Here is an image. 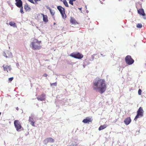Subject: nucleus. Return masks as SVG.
<instances>
[{"label":"nucleus","instance_id":"f257e3e1","mask_svg":"<svg viewBox=\"0 0 146 146\" xmlns=\"http://www.w3.org/2000/svg\"><path fill=\"white\" fill-rule=\"evenodd\" d=\"M92 87L94 90H98L100 93H103L106 91L107 88L105 80L102 79H95L93 82Z\"/></svg>","mask_w":146,"mask_h":146},{"label":"nucleus","instance_id":"f03ea898","mask_svg":"<svg viewBox=\"0 0 146 146\" xmlns=\"http://www.w3.org/2000/svg\"><path fill=\"white\" fill-rule=\"evenodd\" d=\"M41 42L37 39H34L33 42H32L31 45L32 49L34 50H38L40 49L41 46L40 45Z\"/></svg>","mask_w":146,"mask_h":146},{"label":"nucleus","instance_id":"7ed1b4c3","mask_svg":"<svg viewBox=\"0 0 146 146\" xmlns=\"http://www.w3.org/2000/svg\"><path fill=\"white\" fill-rule=\"evenodd\" d=\"M144 112V111L143 109V108L140 107L137 111V115L135 116L134 120L136 121L137 118L143 117V116Z\"/></svg>","mask_w":146,"mask_h":146},{"label":"nucleus","instance_id":"20e7f679","mask_svg":"<svg viewBox=\"0 0 146 146\" xmlns=\"http://www.w3.org/2000/svg\"><path fill=\"white\" fill-rule=\"evenodd\" d=\"M70 56L75 58L81 59L83 57V55L78 52H75L70 54Z\"/></svg>","mask_w":146,"mask_h":146},{"label":"nucleus","instance_id":"39448f33","mask_svg":"<svg viewBox=\"0 0 146 146\" xmlns=\"http://www.w3.org/2000/svg\"><path fill=\"white\" fill-rule=\"evenodd\" d=\"M57 9L60 13L62 18L63 19H66L67 17V15L65 13L64 8L61 6H59L57 7Z\"/></svg>","mask_w":146,"mask_h":146},{"label":"nucleus","instance_id":"423d86ee","mask_svg":"<svg viewBox=\"0 0 146 146\" xmlns=\"http://www.w3.org/2000/svg\"><path fill=\"white\" fill-rule=\"evenodd\" d=\"M126 64L128 65L132 64L134 62V60L131 58L130 55H127L126 56L125 59Z\"/></svg>","mask_w":146,"mask_h":146},{"label":"nucleus","instance_id":"0eeeda50","mask_svg":"<svg viewBox=\"0 0 146 146\" xmlns=\"http://www.w3.org/2000/svg\"><path fill=\"white\" fill-rule=\"evenodd\" d=\"M14 125L17 131H20L22 126L20 122L18 120H15L14 121Z\"/></svg>","mask_w":146,"mask_h":146},{"label":"nucleus","instance_id":"6e6552de","mask_svg":"<svg viewBox=\"0 0 146 146\" xmlns=\"http://www.w3.org/2000/svg\"><path fill=\"white\" fill-rule=\"evenodd\" d=\"M54 140L51 137H48L45 139L44 140V143L45 145H47L48 143L54 142Z\"/></svg>","mask_w":146,"mask_h":146},{"label":"nucleus","instance_id":"1a4fd4ad","mask_svg":"<svg viewBox=\"0 0 146 146\" xmlns=\"http://www.w3.org/2000/svg\"><path fill=\"white\" fill-rule=\"evenodd\" d=\"M3 70L6 71L7 72L10 71L12 69L11 66L10 65H3Z\"/></svg>","mask_w":146,"mask_h":146},{"label":"nucleus","instance_id":"9d476101","mask_svg":"<svg viewBox=\"0 0 146 146\" xmlns=\"http://www.w3.org/2000/svg\"><path fill=\"white\" fill-rule=\"evenodd\" d=\"M92 119L89 117H86L85 119L83 120L82 122L85 123L89 124L90 122H92Z\"/></svg>","mask_w":146,"mask_h":146},{"label":"nucleus","instance_id":"9b49d317","mask_svg":"<svg viewBox=\"0 0 146 146\" xmlns=\"http://www.w3.org/2000/svg\"><path fill=\"white\" fill-rule=\"evenodd\" d=\"M45 95L44 94H41L40 96L37 97V99L38 101H44L45 100Z\"/></svg>","mask_w":146,"mask_h":146},{"label":"nucleus","instance_id":"f8f14e48","mask_svg":"<svg viewBox=\"0 0 146 146\" xmlns=\"http://www.w3.org/2000/svg\"><path fill=\"white\" fill-rule=\"evenodd\" d=\"M16 2V5L18 7L20 8L22 6V2L21 0H15Z\"/></svg>","mask_w":146,"mask_h":146},{"label":"nucleus","instance_id":"ddd939ff","mask_svg":"<svg viewBox=\"0 0 146 146\" xmlns=\"http://www.w3.org/2000/svg\"><path fill=\"white\" fill-rule=\"evenodd\" d=\"M131 121V118L130 117H129L126 118L124 120V123L126 125H128L130 123Z\"/></svg>","mask_w":146,"mask_h":146},{"label":"nucleus","instance_id":"4468645a","mask_svg":"<svg viewBox=\"0 0 146 146\" xmlns=\"http://www.w3.org/2000/svg\"><path fill=\"white\" fill-rule=\"evenodd\" d=\"M138 12L141 15L145 16V15L144 10L143 9H140L138 10Z\"/></svg>","mask_w":146,"mask_h":146},{"label":"nucleus","instance_id":"2eb2a0df","mask_svg":"<svg viewBox=\"0 0 146 146\" xmlns=\"http://www.w3.org/2000/svg\"><path fill=\"white\" fill-rule=\"evenodd\" d=\"M70 23L72 24L76 25L78 24V23L76 21L75 19L73 17H71L70 20Z\"/></svg>","mask_w":146,"mask_h":146},{"label":"nucleus","instance_id":"dca6fc26","mask_svg":"<svg viewBox=\"0 0 146 146\" xmlns=\"http://www.w3.org/2000/svg\"><path fill=\"white\" fill-rule=\"evenodd\" d=\"M29 121L30 122V124H31L32 126L34 127L35 126V121L33 117H30L29 119Z\"/></svg>","mask_w":146,"mask_h":146},{"label":"nucleus","instance_id":"f3484780","mask_svg":"<svg viewBox=\"0 0 146 146\" xmlns=\"http://www.w3.org/2000/svg\"><path fill=\"white\" fill-rule=\"evenodd\" d=\"M41 15L43 17V21L44 22L46 23L48 22V20L46 15H45L43 14H41Z\"/></svg>","mask_w":146,"mask_h":146},{"label":"nucleus","instance_id":"a211bd4d","mask_svg":"<svg viewBox=\"0 0 146 146\" xmlns=\"http://www.w3.org/2000/svg\"><path fill=\"white\" fill-rule=\"evenodd\" d=\"M4 56L7 58H9L11 56V54L9 52H6L5 53Z\"/></svg>","mask_w":146,"mask_h":146},{"label":"nucleus","instance_id":"6ab92c4d","mask_svg":"<svg viewBox=\"0 0 146 146\" xmlns=\"http://www.w3.org/2000/svg\"><path fill=\"white\" fill-rule=\"evenodd\" d=\"M107 125L106 124H104L103 125H101L100 126L98 130L99 131H100L102 130H103L105 128L107 127Z\"/></svg>","mask_w":146,"mask_h":146},{"label":"nucleus","instance_id":"aec40b11","mask_svg":"<svg viewBox=\"0 0 146 146\" xmlns=\"http://www.w3.org/2000/svg\"><path fill=\"white\" fill-rule=\"evenodd\" d=\"M9 24L11 26L14 27H17L16 24L14 22L11 21L9 22Z\"/></svg>","mask_w":146,"mask_h":146},{"label":"nucleus","instance_id":"412c9836","mask_svg":"<svg viewBox=\"0 0 146 146\" xmlns=\"http://www.w3.org/2000/svg\"><path fill=\"white\" fill-rule=\"evenodd\" d=\"M47 9H48L49 10L50 13L52 16H53L54 15L55 12L54 10L52 11L50 8L49 7H47Z\"/></svg>","mask_w":146,"mask_h":146},{"label":"nucleus","instance_id":"4be33fe9","mask_svg":"<svg viewBox=\"0 0 146 146\" xmlns=\"http://www.w3.org/2000/svg\"><path fill=\"white\" fill-rule=\"evenodd\" d=\"M24 9L26 10V11L30 9V8L29 7L27 4L26 3L24 5Z\"/></svg>","mask_w":146,"mask_h":146},{"label":"nucleus","instance_id":"5701e85b","mask_svg":"<svg viewBox=\"0 0 146 146\" xmlns=\"http://www.w3.org/2000/svg\"><path fill=\"white\" fill-rule=\"evenodd\" d=\"M63 3L65 6L66 7H68V3L66 0H64L63 1Z\"/></svg>","mask_w":146,"mask_h":146},{"label":"nucleus","instance_id":"b1692460","mask_svg":"<svg viewBox=\"0 0 146 146\" xmlns=\"http://www.w3.org/2000/svg\"><path fill=\"white\" fill-rule=\"evenodd\" d=\"M142 27V25L141 23H138L137 25V27L138 28H141Z\"/></svg>","mask_w":146,"mask_h":146},{"label":"nucleus","instance_id":"393cba45","mask_svg":"<svg viewBox=\"0 0 146 146\" xmlns=\"http://www.w3.org/2000/svg\"><path fill=\"white\" fill-rule=\"evenodd\" d=\"M76 0H70L69 3L72 5H73L74 3L73 1H75Z\"/></svg>","mask_w":146,"mask_h":146},{"label":"nucleus","instance_id":"a878e982","mask_svg":"<svg viewBox=\"0 0 146 146\" xmlns=\"http://www.w3.org/2000/svg\"><path fill=\"white\" fill-rule=\"evenodd\" d=\"M20 12L22 14L24 13V12L23 11V7H20Z\"/></svg>","mask_w":146,"mask_h":146},{"label":"nucleus","instance_id":"bb28decb","mask_svg":"<svg viewBox=\"0 0 146 146\" xmlns=\"http://www.w3.org/2000/svg\"><path fill=\"white\" fill-rule=\"evenodd\" d=\"M50 85L51 86L54 85L55 86H57V83L56 82L53 83H51Z\"/></svg>","mask_w":146,"mask_h":146},{"label":"nucleus","instance_id":"cd10ccee","mask_svg":"<svg viewBox=\"0 0 146 146\" xmlns=\"http://www.w3.org/2000/svg\"><path fill=\"white\" fill-rule=\"evenodd\" d=\"M142 91L141 89H139V90H138V94L139 95H141V94Z\"/></svg>","mask_w":146,"mask_h":146},{"label":"nucleus","instance_id":"c85d7f7f","mask_svg":"<svg viewBox=\"0 0 146 146\" xmlns=\"http://www.w3.org/2000/svg\"><path fill=\"white\" fill-rule=\"evenodd\" d=\"M13 78H13V77L10 78H9V81L10 82H11L13 79Z\"/></svg>","mask_w":146,"mask_h":146},{"label":"nucleus","instance_id":"c756f323","mask_svg":"<svg viewBox=\"0 0 146 146\" xmlns=\"http://www.w3.org/2000/svg\"><path fill=\"white\" fill-rule=\"evenodd\" d=\"M41 0H34V3H35V4H37V2L38 1H40Z\"/></svg>","mask_w":146,"mask_h":146},{"label":"nucleus","instance_id":"7c9ffc66","mask_svg":"<svg viewBox=\"0 0 146 146\" xmlns=\"http://www.w3.org/2000/svg\"><path fill=\"white\" fill-rule=\"evenodd\" d=\"M31 3H35L34 0H28Z\"/></svg>","mask_w":146,"mask_h":146},{"label":"nucleus","instance_id":"2f4dec72","mask_svg":"<svg viewBox=\"0 0 146 146\" xmlns=\"http://www.w3.org/2000/svg\"><path fill=\"white\" fill-rule=\"evenodd\" d=\"M43 76L45 77H47V75L45 73L44 74Z\"/></svg>","mask_w":146,"mask_h":146},{"label":"nucleus","instance_id":"473e14b6","mask_svg":"<svg viewBox=\"0 0 146 146\" xmlns=\"http://www.w3.org/2000/svg\"><path fill=\"white\" fill-rule=\"evenodd\" d=\"M16 109L17 110H19V108L18 107H17L16 108Z\"/></svg>","mask_w":146,"mask_h":146},{"label":"nucleus","instance_id":"72a5a7b5","mask_svg":"<svg viewBox=\"0 0 146 146\" xmlns=\"http://www.w3.org/2000/svg\"><path fill=\"white\" fill-rule=\"evenodd\" d=\"M1 115V112H0V115Z\"/></svg>","mask_w":146,"mask_h":146}]
</instances>
